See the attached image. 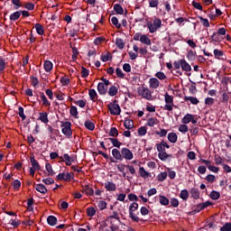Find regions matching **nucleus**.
<instances>
[{
    "label": "nucleus",
    "mask_w": 231,
    "mask_h": 231,
    "mask_svg": "<svg viewBox=\"0 0 231 231\" xmlns=\"http://www.w3.org/2000/svg\"><path fill=\"white\" fill-rule=\"evenodd\" d=\"M157 151L159 152V160H162V162H165L167 158H170V154L165 152V149H171V145L167 143L165 141H162L160 143L156 144Z\"/></svg>",
    "instance_id": "nucleus-1"
},
{
    "label": "nucleus",
    "mask_w": 231,
    "mask_h": 231,
    "mask_svg": "<svg viewBox=\"0 0 231 231\" xmlns=\"http://www.w3.org/2000/svg\"><path fill=\"white\" fill-rule=\"evenodd\" d=\"M150 33H154L162 28V20L160 18H154L152 22L147 24Z\"/></svg>",
    "instance_id": "nucleus-2"
},
{
    "label": "nucleus",
    "mask_w": 231,
    "mask_h": 231,
    "mask_svg": "<svg viewBox=\"0 0 231 231\" xmlns=\"http://www.w3.org/2000/svg\"><path fill=\"white\" fill-rule=\"evenodd\" d=\"M137 93L139 97H142L143 98H145L146 100H152V94L151 93V90L147 88V87H139L137 88Z\"/></svg>",
    "instance_id": "nucleus-3"
},
{
    "label": "nucleus",
    "mask_w": 231,
    "mask_h": 231,
    "mask_svg": "<svg viewBox=\"0 0 231 231\" xmlns=\"http://www.w3.org/2000/svg\"><path fill=\"white\" fill-rule=\"evenodd\" d=\"M61 133L68 136V138H71L73 135V131H71V122H61Z\"/></svg>",
    "instance_id": "nucleus-4"
},
{
    "label": "nucleus",
    "mask_w": 231,
    "mask_h": 231,
    "mask_svg": "<svg viewBox=\"0 0 231 231\" xmlns=\"http://www.w3.org/2000/svg\"><path fill=\"white\" fill-rule=\"evenodd\" d=\"M164 109L165 111H172V107H174V97L172 96L169 95V93H166L164 95Z\"/></svg>",
    "instance_id": "nucleus-5"
},
{
    "label": "nucleus",
    "mask_w": 231,
    "mask_h": 231,
    "mask_svg": "<svg viewBox=\"0 0 231 231\" xmlns=\"http://www.w3.org/2000/svg\"><path fill=\"white\" fill-rule=\"evenodd\" d=\"M136 210H138V203L134 202L129 207V217H131L132 221L138 223V221H140V217L134 215V212H136Z\"/></svg>",
    "instance_id": "nucleus-6"
},
{
    "label": "nucleus",
    "mask_w": 231,
    "mask_h": 231,
    "mask_svg": "<svg viewBox=\"0 0 231 231\" xmlns=\"http://www.w3.org/2000/svg\"><path fill=\"white\" fill-rule=\"evenodd\" d=\"M108 110L110 111V114L114 115L115 116H118L122 111L120 109V106L116 104V100L108 105Z\"/></svg>",
    "instance_id": "nucleus-7"
},
{
    "label": "nucleus",
    "mask_w": 231,
    "mask_h": 231,
    "mask_svg": "<svg viewBox=\"0 0 231 231\" xmlns=\"http://www.w3.org/2000/svg\"><path fill=\"white\" fill-rule=\"evenodd\" d=\"M121 154L123 159L131 161L133 158H134V155L133 154V152L129 150V148H122L121 149Z\"/></svg>",
    "instance_id": "nucleus-8"
},
{
    "label": "nucleus",
    "mask_w": 231,
    "mask_h": 231,
    "mask_svg": "<svg viewBox=\"0 0 231 231\" xmlns=\"http://www.w3.org/2000/svg\"><path fill=\"white\" fill-rule=\"evenodd\" d=\"M200 162H201V163H204L205 165H207L208 171H210L211 172H215L216 174H217V172H219V168L212 165V162L210 161L201 159Z\"/></svg>",
    "instance_id": "nucleus-9"
},
{
    "label": "nucleus",
    "mask_w": 231,
    "mask_h": 231,
    "mask_svg": "<svg viewBox=\"0 0 231 231\" xmlns=\"http://www.w3.org/2000/svg\"><path fill=\"white\" fill-rule=\"evenodd\" d=\"M71 178H73V173L69 172V173H60L57 175L56 180L58 181H71Z\"/></svg>",
    "instance_id": "nucleus-10"
},
{
    "label": "nucleus",
    "mask_w": 231,
    "mask_h": 231,
    "mask_svg": "<svg viewBox=\"0 0 231 231\" xmlns=\"http://www.w3.org/2000/svg\"><path fill=\"white\" fill-rule=\"evenodd\" d=\"M59 159L61 162H65L66 165L69 167L71 166V163L74 162L73 158H71L68 153L63 154V156L59 157Z\"/></svg>",
    "instance_id": "nucleus-11"
},
{
    "label": "nucleus",
    "mask_w": 231,
    "mask_h": 231,
    "mask_svg": "<svg viewBox=\"0 0 231 231\" xmlns=\"http://www.w3.org/2000/svg\"><path fill=\"white\" fill-rule=\"evenodd\" d=\"M148 84L152 89H158L160 88V80L156 78L150 79Z\"/></svg>",
    "instance_id": "nucleus-12"
},
{
    "label": "nucleus",
    "mask_w": 231,
    "mask_h": 231,
    "mask_svg": "<svg viewBox=\"0 0 231 231\" xmlns=\"http://www.w3.org/2000/svg\"><path fill=\"white\" fill-rule=\"evenodd\" d=\"M139 175L141 176V178H143V180H147V178H152V174L145 171V168L143 167L139 168Z\"/></svg>",
    "instance_id": "nucleus-13"
},
{
    "label": "nucleus",
    "mask_w": 231,
    "mask_h": 231,
    "mask_svg": "<svg viewBox=\"0 0 231 231\" xmlns=\"http://www.w3.org/2000/svg\"><path fill=\"white\" fill-rule=\"evenodd\" d=\"M180 68L182 71H186L187 73L192 71V67H190V64L185 60H180Z\"/></svg>",
    "instance_id": "nucleus-14"
},
{
    "label": "nucleus",
    "mask_w": 231,
    "mask_h": 231,
    "mask_svg": "<svg viewBox=\"0 0 231 231\" xmlns=\"http://www.w3.org/2000/svg\"><path fill=\"white\" fill-rule=\"evenodd\" d=\"M116 169L117 171H119V172H122L123 178H127V180H129V176H127V172H125V169H127V165L122 164V163L117 164Z\"/></svg>",
    "instance_id": "nucleus-15"
},
{
    "label": "nucleus",
    "mask_w": 231,
    "mask_h": 231,
    "mask_svg": "<svg viewBox=\"0 0 231 231\" xmlns=\"http://www.w3.org/2000/svg\"><path fill=\"white\" fill-rule=\"evenodd\" d=\"M112 155L115 160H118L119 162H122V160H124V157L122 156V152H120V150L116 148L112 150Z\"/></svg>",
    "instance_id": "nucleus-16"
},
{
    "label": "nucleus",
    "mask_w": 231,
    "mask_h": 231,
    "mask_svg": "<svg viewBox=\"0 0 231 231\" xmlns=\"http://www.w3.org/2000/svg\"><path fill=\"white\" fill-rule=\"evenodd\" d=\"M105 189H106L108 192H115V190H116V184L113 181H107L105 183Z\"/></svg>",
    "instance_id": "nucleus-17"
},
{
    "label": "nucleus",
    "mask_w": 231,
    "mask_h": 231,
    "mask_svg": "<svg viewBox=\"0 0 231 231\" xmlns=\"http://www.w3.org/2000/svg\"><path fill=\"white\" fill-rule=\"evenodd\" d=\"M38 120L42 122V124H48V122H50V119H48V114L46 112H40Z\"/></svg>",
    "instance_id": "nucleus-18"
},
{
    "label": "nucleus",
    "mask_w": 231,
    "mask_h": 231,
    "mask_svg": "<svg viewBox=\"0 0 231 231\" xmlns=\"http://www.w3.org/2000/svg\"><path fill=\"white\" fill-rule=\"evenodd\" d=\"M31 164H32V169H36L37 171H41V165L39 162L35 160V156H31Z\"/></svg>",
    "instance_id": "nucleus-19"
},
{
    "label": "nucleus",
    "mask_w": 231,
    "mask_h": 231,
    "mask_svg": "<svg viewBox=\"0 0 231 231\" xmlns=\"http://www.w3.org/2000/svg\"><path fill=\"white\" fill-rule=\"evenodd\" d=\"M89 98L92 102H97L98 100V95L97 94V90L90 89L88 91Z\"/></svg>",
    "instance_id": "nucleus-20"
},
{
    "label": "nucleus",
    "mask_w": 231,
    "mask_h": 231,
    "mask_svg": "<svg viewBox=\"0 0 231 231\" xmlns=\"http://www.w3.org/2000/svg\"><path fill=\"white\" fill-rule=\"evenodd\" d=\"M44 70L50 73L53 69V63L50 60H45L43 64Z\"/></svg>",
    "instance_id": "nucleus-21"
},
{
    "label": "nucleus",
    "mask_w": 231,
    "mask_h": 231,
    "mask_svg": "<svg viewBox=\"0 0 231 231\" xmlns=\"http://www.w3.org/2000/svg\"><path fill=\"white\" fill-rule=\"evenodd\" d=\"M97 91L99 95H106L107 93V87L100 82L97 85Z\"/></svg>",
    "instance_id": "nucleus-22"
},
{
    "label": "nucleus",
    "mask_w": 231,
    "mask_h": 231,
    "mask_svg": "<svg viewBox=\"0 0 231 231\" xmlns=\"http://www.w3.org/2000/svg\"><path fill=\"white\" fill-rule=\"evenodd\" d=\"M168 140L171 143H176L178 142V134L174 132L168 134Z\"/></svg>",
    "instance_id": "nucleus-23"
},
{
    "label": "nucleus",
    "mask_w": 231,
    "mask_h": 231,
    "mask_svg": "<svg viewBox=\"0 0 231 231\" xmlns=\"http://www.w3.org/2000/svg\"><path fill=\"white\" fill-rule=\"evenodd\" d=\"M82 192L87 196H93V194H95V190H93V188L89 186L83 187Z\"/></svg>",
    "instance_id": "nucleus-24"
},
{
    "label": "nucleus",
    "mask_w": 231,
    "mask_h": 231,
    "mask_svg": "<svg viewBox=\"0 0 231 231\" xmlns=\"http://www.w3.org/2000/svg\"><path fill=\"white\" fill-rule=\"evenodd\" d=\"M41 98H42V102L43 104V106L45 107H50V106H51V104L50 103V101H48V98L46 97V96L44 95L43 92L40 93Z\"/></svg>",
    "instance_id": "nucleus-25"
},
{
    "label": "nucleus",
    "mask_w": 231,
    "mask_h": 231,
    "mask_svg": "<svg viewBox=\"0 0 231 231\" xmlns=\"http://www.w3.org/2000/svg\"><path fill=\"white\" fill-rule=\"evenodd\" d=\"M159 203L162 205V207H167L169 205V199L163 195L159 196Z\"/></svg>",
    "instance_id": "nucleus-26"
},
{
    "label": "nucleus",
    "mask_w": 231,
    "mask_h": 231,
    "mask_svg": "<svg viewBox=\"0 0 231 231\" xmlns=\"http://www.w3.org/2000/svg\"><path fill=\"white\" fill-rule=\"evenodd\" d=\"M140 42L143 44H146V46H151V39H149V37H147L145 34L141 35Z\"/></svg>",
    "instance_id": "nucleus-27"
},
{
    "label": "nucleus",
    "mask_w": 231,
    "mask_h": 231,
    "mask_svg": "<svg viewBox=\"0 0 231 231\" xmlns=\"http://www.w3.org/2000/svg\"><path fill=\"white\" fill-rule=\"evenodd\" d=\"M192 114L185 115L184 117L181 119V123L184 125L190 124V122L192 121Z\"/></svg>",
    "instance_id": "nucleus-28"
},
{
    "label": "nucleus",
    "mask_w": 231,
    "mask_h": 231,
    "mask_svg": "<svg viewBox=\"0 0 231 231\" xmlns=\"http://www.w3.org/2000/svg\"><path fill=\"white\" fill-rule=\"evenodd\" d=\"M184 100L186 102H190L191 104H193L194 106H198V104H199V100H198V98L193 97H185Z\"/></svg>",
    "instance_id": "nucleus-29"
},
{
    "label": "nucleus",
    "mask_w": 231,
    "mask_h": 231,
    "mask_svg": "<svg viewBox=\"0 0 231 231\" xmlns=\"http://www.w3.org/2000/svg\"><path fill=\"white\" fill-rule=\"evenodd\" d=\"M47 222L50 226H55V225H57V217H55L54 216H49L47 218Z\"/></svg>",
    "instance_id": "nucleus-30"
},
{
    "label": "nucleus",
    "mask_w": 231,
    "mask_h": 231,
    "mask_svg": "<svg viewBox=\"0 0 231 231\" xmlns=\"http://www.w3.org/2000/svg\"><path fill=\"white\" fill-rule=\"evenodd\" d=\"M35 189L38 192H41V194H46V192H48V189H46V187L42 184H37L35 186Z\"/></svg>",
    "instance_id": "nucleus-31"
},
{
    "label": "nucleus",
    "mask_w": 231,
    "mask_h": 231,
    "mask_svg": "<svg viewBox=\"0 0 231 231\" xmlns=\"http://www.w3.org/2000/svg\"><path fill=\"white\" fill-rule=\"evenodd\" d=\"M209 198L216 201V200L219 199V198H221V193H219L218 191H216V190H212L209 194Z\"/></svg>",
    "instance_id": "nucleus-32"
},
{
    "label": "nucleus",
    "mask_w": 231,
    "mask_h": 231,
    "mask_svg": "<svg viewBox=\"0 0 231 231\" xmlns=\"http://www.w3.org/2000/svg\"><path fill=\"white\" fill-rule=\"evenodd\" d=\"M190 194H191V198L193 199H199V189L193 188L190 191Z\"/></svg>",
    "instance_id": "nucleus-33"
},
{
    "label": "nucleus",
    "mask_w": 231,
    "mask_h": 231,
    "mask_svg": "<svg viewBox=\"0 0 231 231\" xmlns=\"http://www.w3.org/2000/svg\"><path fill=\"white\" fill-rule=\"evenodd\" d=\"M114 10L119 15H124V7L120 5L119 4L114 5Z\"/></svg>",
    "instance_id": "nucleus-34"
},
{
    "label": "nucleus",
    "mask_w": 231,
    "mask_h": 231,
    "mask_svg": "<svg viewBox=\"0 0 231 231\" xmlns=\"http://www.w3.org/2000/svg\"><path fill=\"white\" fill-rule=\"evenodd\" d=\"M38 35H44V27L41 23H36L34 26Z\"/></svg>",
    "instance_id": "nucleus-35"
},
{
    "label": "nucleus",
    "mask_w": 231,
    "mask_h": 231,
    "mask_svg": "<svg viewBox=\"0 0 231 231\" xmlns=\"http://www.w3.org/2000/svg\"><path fill=\"white\" fill-rule=\"evenodd\" d=\"M117 94H118V88H116V86L110 87L108 90L109 97H116V95Z\"/></svg>",
    "instance_id": "nucleus-36"
},
{
    "label": "nucleus",
    "mask_w": 231,
    "mask_h": 231,
    "mask_svg": "<svg viewBox=\"0 0 231 231\" xmlns=\"http://www.w3.org/2000/svg\"><path fill=\"white\" fill-rule=\"evenodd\" d=\"M147 125L149 127H154V125H158V119L154 117L148 118Z\"/></svg>",
    "instance_id": "nucleus-37"
},
{
    "label": "nucleus",
    "mask_w": 231,
    "mask_h": 231,
    "mask_svg": "<svg viewBox=\"0 0 231 231\" xmlns=\"http://www.w3.org/2000/svg\"><path fill=\"white\" fill-rule=\"evenodd\" d=\"M109 142H111L112 145L114 147H117V149H120V146L122 145V143L118 141V139L116 138H108Z\"/></svg>",
    "instance_id": "nucleus-38"
},
{
    "label": "nucleus",
    "mask_w": 231,
    "mask_h": 231,
    "mask_svg": "<svg viewBox=\"0 0 231 231\" xmlns=\"http://www.w3.org/2000/svg\"><path fill=\"white\" fill-rule=\"evenodd\" d=\"M180 198L183 199V201H187L189 199V190L182 189L180 191Z\"/></svg>",
    "instance_id": "nucleus-39"
},
{
    "label": "nucleus",
    "mask_w": 231,
    "mask_h": 231,
    "mask_svg": "<svg viewBox=\"0 0 231 231\" xmlns=\"http://www.w3.org/2000/svg\"><path fill=\"white\" fill-rule=\"evenodd\" d=\"M116 44L117 46V48H119V50H124V48H125V43L124 42V40L117 38L116 40Z\"/></svg>",
    "instance_id": "nucleus-40"
},
{
    "label": "nucleus",
    "mask_w": 231,
    "mask_h": 231,
    "mask_svg": "<svg viewBox=\"0 0 231 231\" xmlns=\"http://www.w3.org/2000/svg\"><path fill=\"white\" fill-rule=\"evenodd\" d=\"M125 129H133V127H134V123L131 119H126L125 121Z\"/></svg>",
    "instance_id": "nucleus-41"
},
{
    "label": "nucleus",
    "mask_w": 231,
    "mask_h": 231,
    "mask_svg": "<svg viewBox=\"0 0 231 231\" xmlns=\"http://www.w3.org/2000/svg\"><path fill=\"white\" fill-rule=\"evenodd\" d=\"M85 127L88 129V131H94L95 130V124L91 121H86L85 122Z\"/></svg>",
    "instance_id": "nucleus-42"
},
{
    "label": "nucleus",
    "mask_w": 231,
    "mask_h": 231,
    "mask_svg": "<svg viewBox=\"0 0 231 231\" xmlns=\"http://www.w3.org/2000/svg\"><path fill=\"white\" fill-rule=\"evenodd\" d=\"M69 114L71 115V116H74V118H77L79 116V110H77V106H71Z\"/></svg>",
    "instance_id": "nucleus-43"
},
{
    "label": "nucleus",
    "mask_w": 231,
    "mask_h": 231,
    "mask_svg": "<svg viewBox=\"0 0 231 231\" xmlns=\"http://www.w3.org/2000/svg\"><path fill=\"white\" fill-rule=\"evenodd\" d=\"M21 17V12L16 11L10 15V21H17Z\"/></svg>",
    "instance_id": "nucleus-44"
},
{
    "label": "nucleus",
    "mask_w": 231,
    "mask_h": 231,
    "mask_svg": "<svg viewBox=\"0 0 231 231\" xmlns=\"http://www.w3.org/2000/svg\"><path fill=\"white\" fill-rule=\"evenodd\" d=\"M108 134L109 136L116 138V136H118V129H116V127H112Z\"/></svg>",
    "instance_id": "nucleus-45"
},
{
    "label": "nucleus",
    "mask_w": 231,
    "mask_h": 231,
    "mask_svg": "<svg viewBox=\"0 0 231 231\" xmlns=\"http://www.w3.org/2000/svg\"><path fill=\"white\" fill-rule=\"evenodd\" d=\"M87 214H88V217H93V216H95V214H97V210H95V208L90 207L87 209Z\"/></svg>",
    "instance_id": "nucleus-46"
},
{
    "label": "nucleus",
    "mask_w": 231,
    "mask_h": 231,
    "mask_svg": "<svg viewBox=\"0 0 231 231\" xmlns=\"http://www.w3.org/2000/svg\"><path fill=\"white\" fill-rule=\"evenodd\" d=\"M229 98H230V96L228 95V93L224 92L222 94V100H221L222 104H228Z\"/></svg>",
    "instance_id": "nucleus-47"
},
{
    "label": "nucleus",
    "mask_w": 231,
    "mask_h": 231,
    "mask_svg": "<svg viewBox=\"0 0 231 231\" xmlns=\"http://www.w3.org/2000/svg\"><path fill=\"white\" fill-rule=\"evenodd\" d=\"M158 5H160V0H150L149 2L150 8H158Z\"/></svg>",
    "instance_id": "nucleus-48"
},
{
    "label": "nucleus",
    "mask_w": 231,
    "mask_h": 231,
    "mask_svg": "<svg viewBox=\"0 0 231 231\" xmlns=\"http://www.w3.org/2000/svg\"><path fill=\"white\" fill-rule=\"evenodd\" d=\"M211 40L213 42H221V37H219V34L217 32H214L211 36Z\"/></svg>",
    "instance_id": "nucleus-49"
},
{
    "label": "nucleus",
    "mask_w": 231,
    "mask_h": 231,
    "mask_svg": "<svg viewBox=\"0 0 231 231\" xmlns=\"http://www.w3.org/2000/svg\"><path fill=\"white\" fill-rule=\"evenodd\" d=\"M179 131L180 133L185 134V133H189V126H187V125H180L179 126Z\"/></svg>",
    "instance_id": "nucleus-50"
},
{
    "label": "nucleus",
    "mask_w": 231,
    "mask_h": 231,
    "mask_svg": "<svg viewBox=\"0 0 231 231\" xmlns=\"http://www.w3.org/2000/svg\"><path fill=\"white\" fill-rule=\"evenodd\" d=\"M97 207L98 208H100V210H104L107 208V203L104 200H99L97 203Z\"/></svg>",
    "instance_id": "nucleus-51"
},
{
    "label": "nucleus",
    "mask_w": 231,
    "mask_h": 231,
    "mask_svg": "<svg viewBox=\"0 0 231 231\" xmlns=\"http://www.w3.org/2000/svg\"><path fill=\"white\" fill-rule=\"evenodd\" d=\"M167 179V172H161L158 176H157V180L158 181H165V180Z\"/></svg>",
    "instance_id": "nucleus-52"
},
{
    "label": "nucleus",
    "mask_w": 231,
    "mask_h": 231,
    "mask_svg": "<svg viewBox=\"0 0 231 231\" xmlns=\"http://www.w3.org/2000/svg\"><path fill=\"white\" fill-rule=\"evenodd\" d=\"M199 19H200L201 24L204 25L205 28H208L210 26V23H208V19L203 18L201 16L199 17Z\"/></svg>",
    "instance_id": "nucleus-53"
},
{
    "label": "nucleus",
    "mask_w": 231,
    "mask_h": 231,
    "mask_svg": "<svg viewBox=\"0 0 231 231\" xmlns=\"http://www.w3.org/2000/svg\"><path fill=\"white\" fill-rule=\"evenodd\" d=\"M13 5H14V10H19L21 6H23V3H21V0H12Z\"/></svg>",
    "instance_id": "nucleus-54"
},
{
    "label": "nucleus",
    "mask_w": 231,
    "mask_h": 231,
    "mask_svg": "<svg viewBox=\"0 0 231 231\" xmlns=\"http://www.w3.org/2000/svg\"><path fill=\"white\" fill-rule=\"evenodd\" d=\"M126 169L129 172V174H132V176H134V174H136V170H134V167L133 165H126Z\"/></svg>",
    "instance_id": "nucleus-55"
},
{
    "label": "nucleus",
    "mask_w": 231,
    "mask_h": 231,
    "mask_svg": "<svg viewBox=\"0 0 231 231\" xmlns=\"http://www.w3.org/2000/svg\"><path fill=\"white\" fill-rule=\"evenodd\" d=\"M214 161H215L216 165L223 164V158H221V156H219V155H215Z\"/></svg>",
    "instance_id": "nucleus-56"
},
{
    "label": "nucleus",
    "mask_w": 231,
    "mask_h": 231,
    "mask_svg": "<svg viewBox=\"0 0 231 231\" xmlns=\"http://www.w3.org/2000/svg\"><path fill=\"white\" fill-rule=\"evenodd\" d=\"M155 77L159 79V80H165L167 79V76H165V73L159 71L155 74Z\"/></svg>",
    "instance_id": "nucleus-57"
},
{
    "label": "nucleus",
    "mask_w": 231,
    "mask_h": 231,
    "mask_svg": "<svg viewBox=\"0 0 231 231\" xmlns=\"http://www.w3.org/2000/svg\"><path fill=\"white\" fill-rule=\"evenodd\" d=\"M215 102H216V99H214L212 97H207L205 99L206 106H214Z\"/></svg>",
    "instance_id": "nucleus-58"
},
{
    "label": "nucleus",
    "mask_w": 231,
    "mask_h": 231,
    "mask_svg": "<svg viewBox=\"0 0 231 231\" xmlns=\"http://www.w3.org/2000/svg\"><path fill=\"white\" fill-rule=\"evenodd\" d=\"M220 231H231V223H226L221 228Z\"/></svg>",
    "instance_id": "nucleus-59"
},
{
    "label": "nucleus",
    "mask_w": 231,
    "mask_h": 231,
    "mask_svg": "<svg viewBox=\"0 0 231 231\" xmlns=\"http://www.w3.org/2000/svg\"><path fill=\"white\" fill-rule=\"evenodd\" d=\"M206 181H208V183H214V181H216V175L208 174L206 177Z\"/></svg>",
    "instance_id": "nucleus-60"
},
{
    "label": "nucleus",
    "mask_w": 231,
    "mask_h": 231,
    "mask_svg": "<svg viewBox=\"0 0 231 231\" xmlns=\"http://www.w3.org/2000/svg\"><path fill=\"white\" fill-rule=\"evenodd\" d=\"M13 187H14V190H19V189H21V180H15L13 182Z\"/></svg>",
    "instance_id": "nucleus-61"
},
{
    "label": "nucleus",
    "mask_w": 231,
    "mask_h": 231,
    "mask_svg": "<svg viewBox=\"0 0 231 231\" xmlns=\"http://www.w3.org/2000/svg\"><path fill=\"white\" fill-rule=\"evenodd\" d=\"M111 23L116 28H120V26H121L120 23H118V18H116V16H114V17L111 18Z\"/></svg>",
    "instance_id": "nucleus-62"
},
{
    "label": "nucleus",
    "mask_w": 231,
    "mask_h": 231,
    "mask_svg": "<svg viewBox=\"0 0 231 231\" xmlns=\"http://www.w3.org/2000/svg\"><path fill=\"white\" fill-rule=\"evenodd\" d=\"M214 56L216 59H219L220 57H223V51L217 49L214 50Z\"/></svg>",
    "instance_id": "nucleus-63"
},
{
    "label": "nucleus",
    "mask_w": 231,
    "mask_h": 231,
    "mask_svg": "<svg viewBox=\"0 0 231 231\" xmlns=\"http://www.w3.org/2000/svg\"><path fill=\"white\" fill-rule=\"evenodd\" d=\"M60 83L62 84V86H68V84H69V79L62 77L60 78Z\"/></svg>",
    "instance_id": "nucleus-64"
}]
</instances>
